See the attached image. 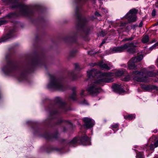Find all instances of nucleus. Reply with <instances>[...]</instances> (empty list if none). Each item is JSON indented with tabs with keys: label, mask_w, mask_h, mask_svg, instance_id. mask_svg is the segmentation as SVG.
Wrapping results in <instances>:
<instances>
[{
	"label": "nucleus",
	"mask_w": 158,
	"mask_h": 158,
	"mask_svg": "<svg viewBox=\"0 0 158 158\" xmlns=\"http://www.w3.org/2000/svg\"><path fill=\"white\" fill-rule=\"evenodd\" d=\"M2 2L7 6L12 4L10 6L11 9L19 8L21 9V13L16 12H11L6 15L5 18L10 19L13 18H18L24 16L32 18L38 15L37 18L32 19L33 23H36L37 26L42 27L46 24L44 17L42 15L45 11V9L40 6H37L35 9H29L28 6L23 4L19 3V0H2Z\"/></svg>",
	"instance_id": "1"
},
{
	"label": "nucleus",
	"mask_w": 158,
	"mask_h": 158,
	"mask_svg": "<svg viewBox=\"0 0 158 158\" xmlns=\"http://www.w3.org/2000/svg\"><path fill=\"white\" fill-rule=\"evenodd\" d=\"M92 1L94 3L96 2V0ZM74 4L76 6L74 16L77 20L75 26L77 31L68 35H60L57 40H77L79 31H81V36L85 38H87L91 34L93 27L86 26L89 20L86 17H82L80 12V7L84 4V0H75Z\"/></svg>",
	"instance_id": "2"
},
{
	"label": "nucleus",
	"mask_w": 158,
	"mask_h": 158,
	"mask_svg": "<svg viewBox=\"0 0 158 158\" xmlns=\"http://www.w3.org/2000/svg\"><path fill=\"white\" fill-rule=\"evenodd\" d=\"M87 75L90 78L99 76L97 80L88 85L86 89V91L92 96L97 95L101 91V88L98 86L103 82H110L112 81L108 77L112 76L113 74L110 73H102L98 72L96 69H93L87 72Z\"/></svg>",
	"instance_id": "3"
},
{
	"label": "nucleus",
	"mask_w": 158,
	"mask_h": 158,
	"mask_svg": "<svg viewBox=\"0 0 158 158\" xmlns=\"http://www.w3.org/2000/svg\"><path fill=\"white\" fill-rule=\"evenodd\" d=\"M139 44L137 43L126 44L123 46L120 47H114L110 48L109 51V54L120 52L127 49L129 52L134 53L136 51L135 48L138 47Z\"/></svg>",
	"instance_id": "4"
},
{
	"label": "nucleus",
	"mask_w": 158,
	"mask_h": 158,
	"mask_svg": "<svg viewBox=\"0 0 158 158\" xmlns=\"http://www.w3.org/2000/svg\"><path fill=\"white\" fill-rule=\"evenodd\" d=\"M151 67H149L148 68H144L141 70V71H134L132 72V74L134 75L133 76V80L139 82H147L148 81V80L146 79V77L140 78L137 76V75H141L143 76L144 74L147 75L148 76L150 77H153L155 76L156 74L152 72V71H150L148 69Z\"/></svg>",
	"instance_id": "5"
},
{
	"label": "nucleus",
	"mask_w": 158,
	"mask_h": 158,
	"mask_svg": "<svg viewBox=\"0 0 158 158\" xmlns=\"http://www.w3.org/2000/svg\"><path fill=\"white\" fill-rule=\"evenodd\" d=\"M48 87L49 89L58 90H64V86L62 82L53 76H50V81L48 85Z\"/></svg>",
	"instance_id": "6"
},
{
	"label": "nucleus",
	"mask_w": 158,
	"mask_h": 158,
	"mask_svg": "<svg viewBox=\"0 0 158 158\" xmlns=\"http://www.w3.org/2000/svg\"><path fill=\"white\" fill-rule=\"evenodd\" d=\"M143 58L142 55H139L132 58L128 62V68L130 69H135L137 66L135 64V63L139 62L142 60Z\"/></svg>",
	"instance_id": "7"
},
{
	"label": "nucleus",
	"mask_w": 158,
	"mask_h": 158,
	"mask_svg": "<svg viewBox=\"0 0 158 158\" xmlns=\"http://www.w3.org/2000/svg\"><path fill=\"white\" fill-rule=\"evenodd\" d=\"M15 66L11 62L8 63L7 65L4 66L2 69L4 72L6 74L12 72L15 69Z\"/></svg>",
	"instance_id": "8"
},
{
	"label": "nucleus",
	"mask_w": 158,
	"mask_h": 158,
	"mask_svg": "<svg viewBox=\"0 0 158 158\" xmlns=\"http://www.w3.org/2000/svg\"><path fill=\"white\" fill-rule=\"evenodd\" d=\"M83 121L85 123L84 126L87 128L92 127L94 125V122L93 119L87 117L84 118Z\"/></svg>",
	"instance_id": "9"
},
{
	"label": "nucleus",
	"mask_w": 158,
	"mask_h": 158,
	"mask_svg": "<svg viewBox=\"0 0 158 158\" xmlns=\"http://www.w3.org/2000/svg\"><path fill=\"white\" fill-rule=\"evenodd\" d=\"M15 29L13 28L9 31L8 33L2 36L0 40H8L15 36Z\"/></svg>",
	"instance_id": "10"
},
{
	"label": "nucleus",
	"mask_w": 158,
	"mask_h": 158,
	"mask_svg": "<svg viewBox=\"0 0 158 158\" xmlns=\"http://www.w3.org/2000/svg\"><path fill=\"white\" fill-rule=\"evenodd\" d=\"M125 17L126 19L129 23H131L135 22L137 19V17L136 15H128L127 13L125 15Z\"/></svg>",
	"instance_id": "11"
},
{
	"label": "nucleus",
	"mask_w": 158,
	"mask_h": 158,
	"mask_svg": "<svg viewBox=\"0 0 158 158\" xmlns=\"http://www.w3.org/2000/svg\"><path fill=\"white\" fill-rule=\"evenodd\" d=\"M112 88L114 91L120 94L124 92V90L123 89L121 85H114L112 86Z\"/></svg>",
	"instance_id": "12"
},
{
	"label": "nucleus",
	"mask_w": 158,
	"mask_h": 158,
	"mask_svg": "<svg viewBox=\"0 0 158 158\" xmlns=\"http://www.w3.org/2000/svg\"><path fill=\"white\" fill-rule=\"evenodd\" d=\"M90 139L86 136H85L80 139L81 144L83 145H90Z\"/></svg>",
	"instance_id": "13"
},
{
	"label": "nucleus",
	"mask_w": 158,
	"mask_h": 158,
	"mask_svg": "<svg viewBox=\"0 0 158 158\" xmlns=\"http://www.w3.org/2000/svg\"><path fill=\"white\" fill-rule=\"evenodd\" d=\"M98 65L101 68L107 70H109L110 69V67H111V64L110 63H109L105 64L103 63V62L102 61L99 62Z\"/></svg>",
	"instance_id": "14"
},
{
	"label": "nucleus",
	"mask_w": 158,
	"mask_h": 158,
	"mask_svg": "<svg viewBox=\"0 0 158 158\" xmlns=\"http://www.w3.org/2000/svg\"><path fill=\"white\" fill-rule=\"evenodd\" d=\"M141 88L146 91H149L156 87L155 86H152L150 85H143L141 86Z\"/></svg>",
	"instance_id": "15"
},
{
	"label": "nucleus",
	"mask_w": 158,
	"mask_h": 158,
	"mask_svg": "<svg viewBox=\"0 0 158 158\" xmlns=\"http://www.w3.org/2000/svg\"><path fill=\"white\" fill-rule=\"evenodd\" d=\"M138 10L135 8L131 9L127 13V14L131 15H136L138 13Z\"/></svg>",
	"instance_id": "16"
},
{
	"label": "nucleus",
	"mask_w": 158,
	"mask_h": 158,
	"mask_svg": "<svg viewBox=\"0 0 158 158\" xmlns=\"http://www.w3.org/2000/svg\"><path fill=\"white\" fill-rule=\"evenodd\" d=\"M75 88H72V90L73 91V92L72 94V95H71L70 97V98L72 99L73 100H74L76 99V93L75 91Z\"/></svg>",
	"instance_id": "17"
},
{
	"label": "nucleus",
	"mask_w": 158,
	"mask_h": 158,
	"mask_svg": "<svg viewBox=\"0 0 158 158\" xmlns=\"http://www.w3.org/2000/svg\"><path fill=\"white\" fill-rule=\"evenodd\" d=\"M135 114H131L124 116V118L129 120H131L135 118Z\"/></svg>",
	"instance_id": "18"
},
{
	"label": "nucleus",
	"mask_w": 158,
	"mask_h": 158,
	"mask_svg": "<svg viewBox=\"0 0 158 158\" xmlns=\"http://www.w3.org/2000/svg\"><path fill=\"white\" fill-rule=\"evenodd\" d=\"M106 34V33L104 30H102L97 34L98 36L99 37H104Z\"/></svg>",
	"instance_id": "19"
},
{
	"label": "nucleus",
	"mask_w": 158,
	"mask_h": 158,
	"mask_svg": "<svg viewBox=\"0 0 158 158\" xmlns=\"http://www.w3.org/2000/svg\"><path fill=\"white\" fill-rule=\"evenodd\" d=\"M77 142V138H75L70 142V145L71 146H73L74 144H76Z\"/></svg>",
	"instance_id": "20"
},
{
	"label": "nucleus",
	"mask_w": 158,
	"mask_h": 158,
	"mask_svg": "<svg viewBox=\"0 0 158 158\" xmlns=\"http://www.w3.org/2000/svg\"><path fill=\"white\" fill-rule=\"evenodd\" d=\"M155 40H142V42L147 44H152L155 42Z\"/></svg>",
	"instance_id": "21"
},
{
	"label": "nucleus",
	"mask_w": 158,
	"mask_h": 158,
	"mask_svg": "<svg viewBox=\"0 0 158 158\" xmlns=\"http://www.w3.org/2000/svg\"><path fill=\"white\" fill-rule=\"evenodd\" d=\"M123 71L122 70H119L116 72L115 74L116 76H120L123 74Z\"/></svg>",
	"instance_id": "22"
},
{
	"label": "nucleus",
	"mask_w": 158,
	"mask_h": 158,
	"mask_svg": "<svg viewBox=\"0 0 158 158\" xmlns=\"http://www.w3.org/2000/svg\"><path fill=\"white\" fill-rule=\"evenodd\" d=\"M55 101L57 103L60 104H62V102L61 101V99L60 98L57 97L55 98Z\"/></svg>",
	"instance_id": "23"
},
{
	"label": "nucleus",
	"mask_w": 158,
	"mask_h": 158,
	"mask_svg": "<svg viewBox=\"0 0 158 158\" xmlns=\"http://www.w3.org/2000/svg\"><path fill=\"white\" fill-rule=\"evenodd\" d=\"M7 22V21L6 20H0V26L6 24Z\"/></svg>",
	"instance_id": "24"
},
{
	"label": "nucleus",
	"mask_w": 158,
	"mask_h": 158,
	"mask_svg": "<svg viewBox=\"0 0 158 158\" xmlns=\"http://www.w3.org/2000/svg\"><path fill=\"white\" fill-rule=\"evenodd\" d=\"M137 158H143L142 153L141 152H136Z\"/></svg>",
	"instance_id": "25"
},
{
	"label": "nucleus",
	"mask_w": 158,
	"mask_h": 158,
	"mask_svg": "<svg viewBox=\"0 0 158 158\" xmlns=\"http://www.w3.org/2000/svg\"><path fill=\"white\" fill-rule=\"evenodd\" d=\"M131 78V77L130 75H128L126 76L124 78V80L126 81H129Z\"/></svg>",
	"instance_id": "26"
},
{
	"label": "nucleus",
	"mask_w": 158,
	"mask_h": 158,
	"mask_svg": "<svg viewBox=\"0 0 158 158\" xmlns=\"http://www.w3.org/2000/svg\"><path fill=\"white\" fill-rule=\"evenodd\" d=\"M137 27H138V25L137 24H133L131 26V29L133 30L135 29Z\"/></svg>",
	"instance_id": "27"
},
{
	"label": "nucleus",
	"mask_w": 158,
	"mask_h": 158,
	"mask_svg": "<svg viewBox=\"0 0 158 158\" xmlns=\"http://www.w3.org/2000/svg\"><path fill=\"white\" fill-rule=\"evenodd\" d=\"M156 15V10L155 9H154L152 12V16L154 17Z\"/></svg>",
	"instance_id": "28"
},
{
	"label": "nucleus",
	"mask_w": 158,
	"mask_h": 158,
	"mask_svg": "<svg viewBox=\"0 0 158 158\" xmlns=\"http://www.w3.org/2000/svg\"><path fill=\"white\" fill-rule=\"evenodd\" d=\"M158 48V42L155 44L153 45L151 48L152 49Z\"/></svg>",
	"instance_id": "29"
},
{
	"label": "nucleus",
	"mask_w": 158,
	"mask_h": 158,
	"mask_svg": "<svg viewBox=\"0 0 158 158\" xmlns=\"http://www.w3.org/2000/svg\"><path fill=\"white\" fill-rule=\"evenodd\" d=\"M35 40H40L41 37H40V35L39 34H36L35 35Z\"/></svg>",
	"instance_id": "30"
},
{
	"label": "nucleus",
	"mask_w": 158,
	"mask_h": 158,
	"mask_svg": "<svg viewBox=\"0 0 158 158\" xmlns=\"http://www.w3.org/2000/svg\"><path fill=\"white\" fill-rule=\"evenodd\" d=\"M118 124H115L111 126V127L113 128H116L118 127Z\"/></svg>",
	"instance_id": "31"
},
{
	"label": "nucleus",
	"mask_w": 158,
	"mask_h": 158,
	"mask_svg": "<svg viewBox=\"0 0 158 158\" xmlns=\"http://www.w3.org/2000/svg\"><path fill=\"white\" fill-rule=\"evenodd\" d=\"M94 15L95 16L97 17H100L101 16V15L97 11L95 12Z\"/></svg>",
	"instance_id": "32"
},
{
	"label": "nucleus",
	"mask_w": 158,
	"mask_h": 158,
	"mask_svg": "<svg viewBox=\"0 0 158 158\" xmlns=\"http://www.w3.org/2000/svg\"><path fill=\"white\" fill-rule=\"evenodd\" d=\"M143 24V21H141L140 22L139 24L138 25V27H142Z\"/></svg>",
	"instance_id": "33"
},
{
	"label": "nucleus",
	"mask_w": 158,
	"mask_h": 158,
	"mask_svg": "<svg viewBox=\"0 0 158 158\" xmlns=\"http://www.w3.org/2000/svg\"><path fill=\"white\" fill-rule=\"evenodd\" d=\"M157 139V137L156 136H152L150 139V141H151L152 139H154V140L156 139Z\"/></svg>",
	"instance_id": "34"
},
{
	"label": "nucleus",
	"mask_w": 158,
	"mask_h": 158,
	"mask_svg": "<svg viewBox=\"0 0 158 158\" xmlns=\"http://www.w3.org/2000/svg\"><path fill=\"white\" fill-rule=\"evenodd\" d=\"M141 40H149V36L148 35H146L145 37L143 38Z\"/></svg>",
	"instance_id": "35"
},
{
	"label": "nucleus",
	"mask_w": 158,
	"mask_h": 158,
	"mask_svg": "<svg viewBox=\"0 0 158 158\" xmlns=\"http://www.w3.org/2000/svg\"><path fill=\"white\" fill-rule=\"evenodd\" d=\"M154 145H153V144H152L150 145V149L151 150H153V149H154V148H155L154 147Z\"/></svg>",
	"instance_id": "36"
},
{
	"label": "nucleus",
	"mask_w": 158,
	"mask_h": 158,
	"mask_svg": "<svg viewBox=\"0 0 158 158\" xmlns=\"http://www.w3.org/2000/svg\"><path fill=\"white\" fill-rule=\"evenodd\" d=\"M127 25V23H121V26L122 27H125Z\"/></svg>",
	"instance_id": "37"
},
{
	"label": "nucleus",
	"mask_w": 158,
	"mask_h": 158,
	"mask_svg": "<svg viewBox=\"0 0 158 158\" xmlns=\"http://www.w3.org/2000/svg\"><path fill=\"white\" fill-rule=\"evenodd\" d=\"M154 146L155 148L157 147L158 146V140L155 143Z\"/></svg>",
	"instance_id": "38"
},
{
	"label": "nucleus",
	"mask_w": 158,
	"mask_h": 158,
	"mask_svg": "<svg viewBox=\"0 0 158 158\" xmlns=\"http://www.w3.org/2000/svg\"><path fill=\"white\" fill-rule=\"evenodd\" d=\"M105 41L104 40H103V41H102V43L101 44L99 45V47L100 48L101 47L102 45L103 44H105Z\"/></svg>",
	"instance_id": "39"
},
{
	"label": "nucleus",
	"mask_w": 158,
	"mask_h": 158,
	"mask_svg": "<svg viewBox=\"0 0 158 158\" xmlns=\"http://www.w3.org/2000/svg\"><path fill=\"white\" fill-rule=\"evenodd\" d=\"M155 6L156 8H158V1L155 3Z\"/></svg>",
	"instance_id": "40"
},
{
	"label": "nucleus",
	"mask_w": 158,
	"mask_h": 158,
	"mask_svg": "<svg viewBox=\"0 0 158 158\" xmlns=\"http://www.w3.org/2000/svg\"><path fill=\"white\" fill-rule=\"evenodd\" d=\"M84 92V91L83 90H82L81 91V93H80V95L81 96H82L83 95V93Z\"/></svg>",
	"instance_id": "41"
},
{
	"label": "nucleus",
	"mask_w": 158,
	"mask_h": 158,
	"mask_svg": "<svg viewBox=\"0 0 158 158\" xmlns=\"http://www.w3.org/2000/svg\"><path fill=\"white\" fill-rule=\"evenodd\" d=\"M42 34L43 36H44L46 35V32H45V31H43V32H42Z\"/></svg>",
	"instance_id": "42"
},
{
	"label": "nucleus",
	"mask_w": 158,
	"mask_h": 158,
	"mask_svg": "<svg viewBox=\"0 0 158 158\" xmlns=\"http://www.w3.org/2000/svg\"><path fill=\"white\" fill-rule=\"evenodd\" d=\"M79 67V65L77 64H75V67L76 69H77Z\"/></svg>",
	"instance_id": "43"
},
{
	"label": "nucleus",
	"mask_w": 158,
	"mask_h": 158,
	"mask_svg": "<svg viewBox=\"0 0 158 158\" xmlns=\"http://www.w3.org/2000/svg\"><path fill=\"white\" fill-rule=\"evenodd\" d=\"M158 25V22L156 23L155 24H154L153 25V26H157Z\"/></svg>",
	"instance_id": "44"
},
{
	"label": "nucleus",
	"mask_w": 158,
	"mask_h": 158,
	"mask_svg": "<svg viewBox=\"0 0 158 158\" xmlns=\"http://www.w3.org/2000/svg\"><path fill=\"white\" fill-rule=\"evenodd\" d=\"M123 40H133V38H130L129 39H127V38H125Z\"/></svg>",
	"instance_id": "45"
},
{
	"label": "nucleus",
	"mask_w": 158,
	"mask_h": 158,
	"mask_svg": "<svg viewBox=\"0 0 158 158\" xmlns=\"http://www.w3.org/2000/svg\"><path fill=\"white\" fill-rule=\"evenodd\" d=\"M157 63H158L157 66L158 67V60H157Z\"/></svg>",
	"instance_id": "46"
},
{
	"label": "nucleus",
	"mask_w": 158,
	"mask_h": 158,
	"mask_svg": "<svg viewBox=\"0 0 158 158\" xmlns=\"http://www.w3.org/2000/svg\"><path fill=\"white\" fill-rule=\"evenodd\" d=\"M1 11L0 10V15L1 14Z\"/></svg>",
	"instance_id": "47"
},
{
	"label": "nucleus",
	"mask_w": 158,
	"mask_h": 158,
	"mask_svg": "<svg viewBox=\"0 0 158 158\" xmlns=\"http://www.w3.org/2000/svg\"><path fill=\"white\" fill-rule=\"evenodd\" d=\"M152 69H153V68H154V66H152Z\"/></svg>",
	"instance_id": "48"
},
{
	"label": "nucleus",
	"mask_w": 158,
	"mask_h": 158,
	"mask_svg": "<svg viewBox=\"0 0 158 158\" xmlns=\"http://www.w3.org/2000/svg\"><path fill=\"white\" fill-rule=\"evenodd\" d=\"M156 132H157V131H155V132L156 133Z\"/></svg>",
	"instance_id": "49"
},
{
	"label": "nucleus",
	"mask_w": 158,
	"mask_h": 158,
	"mask_svg": "<svg viewBox=\"0 0 158 158\" xmlns=\"http://www.w3.org/2000/svg\"><path fill=\"white\" fill-rule=\"evenodd\" d=\"M24 77V76L23 75H22V77Z\"/></svg>",
	"instance_id": "50"
},
{
	"label": "nucleus",
	"mask_w": 158,
	"mask_h": 158,
	"mask_svg": "<svg viewBox=\"0 0 158 158\" xmlns=\"http://www.w3.org/2000/svg\"><path fill=\"white\" fill-rule=\"evenodd\" d=\"M19 81L21 80L20 79H19Z\"/></svg>",
	"instance_id": "51"
},
{
	"label": "nucleus",
	"mask_w": 158,
	"mask_h": 158,
	"mask_svg": "<svg viewBox=\"0 0 158 158\" xmlns=\"http://www.w3.org/2000/svg\"><path fill=\"white\" fill-rule=\"evenodd\" d=\"M157 74H158V73H157Z\"/></svg>",
	"instance_id": "52"
}]
</instances>
